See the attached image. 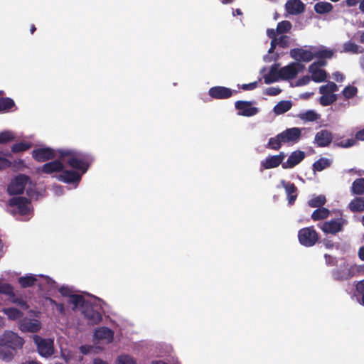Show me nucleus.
Returning <instances> with one entry per match:
<instances>
[{
	"instance_id": "obj_8",
	"label": "nucleus",
	"mask_w": 364,
	"mask_h": 364,
	"mask_svg": "<svg viewBox=\"0 0 364 364\" xmlns=\"http://www.w3.org/2000/svg\"><path fill=\"white\" fill-rule=\"evenodd\" d=\"M58 155V150L50 147L38 148L32 151L33 158L38 162H45L54 159Z\"/></svg>"
},
{
	"instance_id": "obj_58",
	"label": "nucleus",
	"mask_w": 364,
	"mask_h": 364,
	"mask_svg": "<svg viewBox=\"0 0 364 364\" xmlns=\"http://www.w3.org/2000/svg\"><path fill=\"white\" fill-rule=\"evenodd\" d=\"M257 87V82H253L248 84H243L241 86V88L244 90H252Z\"/></svg>"
},
{
	"instance_id": "obj_28",
	"label": "nucleus",
	"mask_w": 364,
	"mask_h": 364,
	"mask_svg": "<svg viewBox=\"0 0 364 364\" xmlns=\"http://www.w3.org/2000/svg\"><path fill=\"white\" fill-rule=\"evenodd\" d=\"M95 336L99 340H107L108 342H112L114 337V332L107 327H101L95 331Z\"/></svg>"
},
{
	"instance_id": "obj_47",
	"label": "nucleus",
	"mask_w": 364,
	"mask_h": 364,
	"mask_svg": "<svg viewBox=\"0 0 364 364\" xmlns=\"http://www.w3.org/2000/svg\"><path fill=\"white\" fill-rule=\"evenodd\" d=\"M345 99L349 100L354 97L358 93V88L355 86H346L342 92Z\"/></svg>"
},
{
	"instance_id": "obj_12",
	"label": "nucleus",
	"mask_w": 364,
	"mask_h": 364,
	"mask_svg": "<svg viewBox=\"0 0 364 364\" xmlns=\"http://www.w3.org/2000/svg\"><path fill=\"white\" fill-rule=\"evenodd\" d=\"M235 107L238 110V114L245 117H252L258 112V109L252 107V102L249 101H237L235 103Z\"/></svg>"
},
{
	"instance_id": "obj_32",
	"label": "nucleus",
	"mask_w": 364,
	"mask_h": 364,
	"mask_svg": "<svg viewBox=\"0 0 364 364\" xmlns=\"http://www.w3.org/2000/svg\"><path fill=\"white\" fill-rule=\"evenodd\" d=\"M18 282L22 288L31 287L35 285L37 278L33 274H28L19 277Z\"/></svg>"
},
{
	"instance_id": "obj_46",
	"label": "nucleus",
	"mask_w": 364,
	"mask_h": 364,
	"mask_svg": "<svg viewBox=\"0 0 364 364\" xmlns=\"http://www.w3.org/2000/svg\"><path fill=\"white\" fill-rule=\"evenodd\" d=\"M291 23L289 21H282L278 23L277 26V33L279 34L286 33L291 28Z\"/></svg>"
},
{
	"instance_id": "obj_19",
	"label": "nucleus",
	"mask_w": 364,
	"mask_h": 364,
	"mask_svg": "<svg viewBox=\"0 0 364 364\" xmlns=\"http://www.w3.org/2000/svg\"><path fill=\"white\" fill-rule=\"evenodd\" d=\"M41 328V322L37 319L24 318L19 324V328L23 332L36 333Z\"/></svg>"
},
{
	"instance_id": "obj_59",
	"label": "nucleus",
	"mask_w": 364,
	"mask_h": 364,
	"mask_svg": "<svg viewBox=\"0 0 364 364\" xmlns=\"http://www.w3.org/2000/svg\"><path fill=\"white\" fill-rule=\"evenodd\" d=\"M311 79V77H310L308 75L304 76L301 78H299L298 80L297 84H298V85H307L310 82Z\"/></svg>"
},
{
	"instance_id": "obj_24",
	"label": "nucleus",
	"mask_w": 364,
	"mask_h": 364,
	"mask_svg": "<svg viewBox=\"0 0 364 364\" xmlns=\"http://www.w3.org/2000/svg\"><path fill=\"white\" fill-rule=\"evenodd\" d=\"M290 55L294 59L301 60L304 62H310L314 58V55L311 51L301 48L291 49Z\"/></svg>"
},
{
	"instance_id": "obj_5",
	"label": "nucleus",
	"mask_w": 364,
	"mask_h": 364,
	"mask_svg": "<svg viewBox=\"0 0 364 364\" xmlns=\"http://www.w3.org/2000/svg\"><path fill=\"white\" fill-rule=\"evenodd\" d=\"M298 239L301 245L309 247L316 245L319 236L314 226H309L299 230Z\"/></svg>"
},
{
	"instance_id": "obj_45",
	"label": "nucleus",
	"mask_w": 364,
	"mask_h": 364,
	"mask_svg": "<svg viewBox=\"0 0 364 364\" xmlns=\"http://www.w3.org/2000/svg\"><path fill=\"white\" fill-rule=\"evenodd\" d=\"M355 291L357 295L360 297V299H358V302L360 304L364 306V279L356 283Z\"/></svg>"
},
{
	"instance_id": "obj_2",
	"label": "nucleus",
	"mask_w": 364,
	"mask_h": 364,
	"mask_svg": "<svg viewBox=\"0 0 364 364\" xmlns=\"http://www.w3.org/2000/svg\"><path fill=\"white\" fill-rule=\"evenodd\" d=\"M33 341L36 346L38 353L43 358H50L55 353L54 341L45 338L38 335L33 336Z\"/></svg>"
},
{
	"instance_id": "obj_27",
	"label": "nucleus",
	"mask_w": 364,
	"mask_h": 364,
	"mask_svg": "<svg viewBox=\"0 0 364 364\" xmlns=\"http://www.w3.org/2000/svg\"><path fill=\"white\" fill-rule=\"evenodd\" d=\"M348 208L352 213L364 212V196H356L348 205Z\"/></svg>"
},
{
	"instance_id": "obj_35",
	"label": "nucleus",
	"mask_w": 364,
	"mask_h": 364,
	"mask_svg": "<svg viewBox=\"0 0 364 364\" xmlns=\"http://www.w3.org/2000/svg\"><path fill=\"white\" fill-rule=\"evenodd\" d=\"M334 50L322 48L319 49L318 50L316 51L313 55L314 57L318 58V59H331L334 55Z\"/></svg>"
},
{
	"instance_id": "obj_21",
	"label": "nucleus",
	"mask_w": 364,
	"mask_h": 364,
	"mask_svg": "<svg viewBox=\"0 0 364 364\" xmlns=\"http://www.w3.org/2000/svg\"><path fill=\"white\" fill-rule=\"evenodd\" d=\"M281 185L284 188L287 196L288 203L293 205L297 198V188L294 183L287 182L284 180L281 181Z\"/></svg>"
},
{
	"instance_id": "obj_16",
	"label": "nucleus",
	"mask_w": 364,
	"mask_h": 364,
	"mask_svg": "<svg viewBox=\"0 0 364 364\" xmlns=\"http://www.w3.org/2000/svg\"><path fill=\"white\" fill-rule=\"evenodd\" d=\"M342 219H334L326 221L321 226V230L326 234L335 235L343 230V223Z\"/></svg>"
},
{
	"instance_id": "obj_40",
	"label": "nucleus",
	"mask_w": 364,
	"mask_h": 364,
	"mask_svg": "<svg viewBox=\"0 0 364 364\" xmlns=\"http://www.w3.org/2000/svg\"><path fill=\"white\" fill-rule=\"evenodd\" d=\"M299 117L304 121L314 122L319 118V114L314 110H308L299 114Z\"/></svg>"
},
{
	"instance_id": "obj_33",
	"label": "nucleus",
	"mask_w": 364,
	"mask_h": 364,
	"mask_svg": "<svg viewBox=\"0 0 364 364\" xmlns=\"http://www.w3.org/2000/svg\"><path fill=\"white\" fill-rule=\"evenodd\" d=\"M16 350L7 346H0V359L9 362L14 358Z\"/></svg>"
},
{
	"instance_id": "obj_64",
	"label": "nucleus",
	"mask_w": 364,
	"mask_h": 364,
	"mask_svg": "<svg viewBox=\"0 0 364 364\" xmlns=\"http://www.w3.org/2000/svg\"><path fill=\"white\" fill-rule=\"evenodd\" d=\"M354 267V274L355 272L358 273H364V264L361 265H352Z\"/></svg>"
},
{
	"instance_id": "obj_57",
	"label": "nucleus",
	"mask_w": 364,
	"mask_h": 364,
	"mask_svg": "<svg viewBox=\"0 0 364 364\" xmlns=\"http://www.w3.org/2000/svg\"><path fill=\"white\" fill-rule=\"evenodd\" d=\"M11 164V161L6 157L0 156V170L10 167Z\"/></svg>"
},
{
	"instance_id": "obj_18",
	"label": "nucleus",
	"mask_w": 364,
	"mask_h": 364,
	"mask_svg": "<svg viewBox=\"0 0 364 364\" xmlns=\"http://www.w3.org/2000/svg\"><path fill=\"white\" fill-rule=\"evenodd\" d=\"M64 168V164L63 161L54 160L48 163L44 164L39 169L38 172L43 173L51 174L53 173H60Z\"/></svg>"
},
{
	"instance_id": "obj_54",
	"label": "nucleus",
	"mask_w": 364,
	"mask_h": 364,
	"mask_svg": "<svg viewBox=\"0 0 364 364\" xmlns=\"http://www.w3.org/2000/svg\"><path fill=\"white\" fill-rule=\"evenodd\" d=\"M325 262L327 266H336L338 263L337 258L328 254L324 255Z\"/></svg>"
},
{
	"instance_id": "obj_42",
	"label": "nucleus",
	"mask_w": 364,
	"mask_h": 364,
	"mask_svg": "<svg viewBox=\"0 0 364 364\" xmlns=\"http://www.w3.org/2000/svg\"><path fill=\"white\" fill-rule=\"evenodd\" d=\"M338 90L337 85L333 82H328L326 85H322L319 88L320 93L333 95Z\"/></svg>"
},
{
	"instance_id": "obj_22",
	"label": "nucleus",
	"mask_w": 364,
	"mask_h": 364,
	"mask_svg": "<svg viewBox=\"0 0 364 364\" xmlns=\"http://www.w3.org/2000/svg\"><path fill=\"white\" fill-rule=\"evenodd\" d=\"M285 9L290 14L296 15L304 11L305 5L301 0H288Z\"/></svg>"
},
{
	"instance_id": "obj_39",
	"label": "nucleus",
	"mask_w": 364,
	"mask_h": 364,
	"mask_svg": "<svg viewBox=\"0 0 364 364\" xmlns=\"http://www.w3.org/2000/svg\"><path fill=\"white\" fill-rule=\"evenodd\" d=\"M331 161L328 159L321 158L313 164V170L314 171H322L329 167Z\"/></svg>"
},
{
	"instance_id": "obj_55",
	"label": "nucleus",
	"mask_w": 364,
	"mask_h": 364,
	"mask_svg": "<svg viewBox=\"0 0 364 364\" xmlns=\"http://www.w3.org/2000/svg\"><path fill=\"white\" fill-rule=\"evenodd\" d=\"M264 92L269 96H276L282 92V90L279 87H270L267 88Z\"/></svg>"
},
{
	"instance_id": "obj_49",
	"label": "nucleus",
	"mask_w": 364,
	"mask_h": 364,
	"mask_svg": "<svg viewBox=\"0 0 364 364\" xmlns=\"http://www.w3.org/2000/svg\"><path fill=\"white\" fill-rule=\"evenodd\" d=\"M343 51L346 53H360L358 46L351 41H348V42L344 43Z\"/></svg>"
},
{
	"instance_id": "obj_26",
	"label": "nucleus",
	"mask_w": 364,
	"mask_h": 364,
	"mask_svg": "<svg viewBox=\"0 0 364 364\" xmlns=\"http://www.w3.org/2000/svg\"><path fill=\"white\" fill-rule=\"evenodd\" d=\"M279 64L275 63L273 64L267 75L264 76V81L265 84L269 85L272 82H277L281 79L279 77Z\"/></svg>"
},
{
	"instance_id": "obj_51",
	"label": "nucleus",
	"mask_w": 364,
	"mask_h": 364,
	"mask_svg": "<svg viewBox=\"0 0 364 364\" xmlns=\"http://www.w3.org/2000/svg\"><path fill=\"white\" fill-rule=\"evenodd\" d=\"M355 144V139H348L346 140H341L340 141H335L334 145L336 146L342 147V148H348L354 146Z\"/></svg>"
},
{
	"instance_id": "obj_7",
	"label": "nucleus",
	"mask_w": 364,
	"mask_h": 364,
	"mask_svg": "<svg viewBox=\"0 0 364 364\" xmlns=\"http://www.w3.org/2000/svg\"><path fill=\"white\" fill-rule=\"evenodd\" d=\"M304 65L299 63H291L279 70V77L281 80H292L294 79L298 73L302 71Z\"/></svg>"
},
{
	"instance_id": "obj_48",
	"label": "nucleus",
	"mask_w": 364,
	"mask_h": 364,
	"mask_svg": "<svg viewBox=\"0 0 364 364\" xmlns=\"http://www.w3.org/2000/svg\"><path fill=\"white\" fill-rule=\"evenodd\" d=\"M4 312L8 316V318L11 320L20 318L23 315V313L16 308L6 309Z\"/></svg>"
},
{
	"instance_id": "obj_25",
	"label": "nucleus",
	"mask_w": 364,
	"mask_h": 364,
	"mask_svg": "<svg viewBox=\"0 0 364 364\" xmlns=\"http://www.w3.org/2000/svg\"><path fill=\"white\" fill-rule=\"evenodd\" d=\"M309 71L311 73V80L316 82H321L327 77L326 72L323 69L316 68V63H312L309 67Z\"/></svg>"
},
{
	"instance_id": "obj_3",
	"label": "nucleus",
	"mask_w": 364,
	"mask_h": 364,
	"mask_svg": "<svg viewBox=\"0 0 364 364\" xmlns=\"http://www.w3.org/2000/svg\"><path fill=\"white\" fill-rule=\"evenodd\" d=\"M23 344V338L11 331H5L0 336V346H7L16 350L22 348Z\"/></svg>"
},
{
	"instance_id": "obj_31",
	"label": "nucleus",
	"mask_w": 364,
	"mask_h": 364,
	"mask_svg": "<svg viewBox=\"0 0 364 364\" xmlns=\"http://www.w3.org/2000/svg\"><path fill=\"white\" fill-rule=\"evenodd\" d=\"M333 9V5L326 1H319L314 5V11L318 14L330 13Z\"/></svg>"
},
{
	"instance_id": "obj_9",
	"label": "nucleus",
	"mask_w": 364,
	"mask_h": 364,
	"mask_svg": "<svg viewBox=\"0 0 364 364\" xmlns=\"http://www.w3.org/2000/svg\"><path fill=\"white\" fill-rule=\"evenodd\" d=\"M8 203L11 207H16L19 214L21 215H26L30 211L29 205L31 203V200L26 197H13L9 199Z\"/></svg>"
},
{
	"instance_id": "obj_14",
	"label": "nucleus",
	"mask_w": 364,
	"mask_h": 364,
	"mask_svg": "<svg viewBox=\"0 0 364 364\" xmlns=\"http://www.w3.org/2000/svg\"><path fill=\"white\" fill-rule=\"evenodd\" d=\"M286 157L284 152L282 151L277 155L269 156L261 162V166L264 169H270L282 165L283 161Z\"/></svg>"
},
{
	"instance_id": "obj_30",
	"label": "nucleus",
	"mask_w": 364,
	"mask_h": 364,
	"mask_svg": "<svg viewBox=\"0 0 364 364\" xmlns=\"http://www.w3.org/2000/svg\"><path fill=\"white\" fill-rule=\"evenodd\" d=\"M292 107V103L289 100H282L279 102L274 107L273 111L276 114H282L288 112Z\"/></svg>"
},
{
	"instance_id": "obj_10",
	"label": "nucleus",
	"mask_w": 364,
	"mask_h": 364,
	"mask_svg": "<svg viewBox=\"0 0 364 364\" xmlns=\"http://www.w3.org/2000/svg\"><path fill=\"white\" fill-rule=\"evenodd\" d=\"M83 174L75 170H65L61 171L60 173L58 176L57 178L62 182L68 184L78 183Z\"/></svg>"
},
{
	"instance_id": "obj_11",
	"label": "nucleus",
	"mask_w": 364,
	"mask_h": 364,
	"mask_svg": "<svg viewBox=\"0 0 364 364\" xmlns=\"http://www.w3.org/2000/svg\"><path fill=\"white\" fill-rule=\"evenodd\" d=\"M234 93H237V90H232L230 88L223 86H215L209 89L208 94L213 98L217 100L228 99L232 96Z\"/></svg>"
},
{
	"instance_id": "obj_4",
	"label": "nucleus",
	"mask_w": 364,
	"mask_h": 364,
	"mask_svg": "<svg viewBox=\"0 0 364 364\" xmlns=\"http://www.w3.org/2000/svg\"><path fill=\"white\" fill-rule=\"evenodd\" d=\"M84 305L82 313L88 321V323L91 325L98 324L102 319L101 306L96 304H92L90 301H87Z\"/></svg>"
},
{
	"instance_id": "obj_61",
	"label": "nucleus",
	"mask_w": 364,
	"mask_h": 364,
	"mask_svg": "<svg viewBox=\"0 0 364 364\" xmlns=\"http://www.w3.org/2000/svg\"><path fill=\"white\" fill-rule=\"evenodd\" d=\"M91 349H92V346H88V345H82L80 347V351L83 355H87V353H89L90 352Z\"/></svg>"
},
{
	"instance_id": "obj_1",
	"label": "nucleus",
	"mask_w": 364,
	"mask_h": 364,
	"mask_svg": "<svg viewBox=\"0 0 364 364\" xmlns=\"http://www.w3.org/2000/svg\"><path fill=\"white\" fill-rule=\"evenodd\" d=\"M58 156L68 166L84 174L88 170L93 161L92 156L87 153L75 149H58Z\"/></svg>"
},
{
	"instance_id": "obj_62",
	"label": "nucleus",
	"mask_w": 364,
	"mask_h": 364,
	"mask_svg": "<svg viewBox=\"0 0 364 364\" xmlns=\"http://www.w3.org/2000/svg\"><path fill=\"white\" fill-rule=\"evenodd\" d=\"M354 139H355V141H364V129L359 130L355 133Z\"/></svg>"
},
{
	"instance_id": "obj_20",
	"label": "nucleus",
	"mask_w": 364,
	"mask_h": 364,
	"mask_svg": "<svg viewBox=\"0 0 364 364\" xmlns=\"http://www.w3.org/2000/svg\"><path fill=\"white\" fill-rule=\"evenodd\" d=\"M332 277L335 281L343 282L354 277V267H349L347 269H336L332 271Z\"/></svg>"
},
{
	"instance_id": "obj_60",
	"label": "nucleus",
	"mask_w": 364,
	"mask_h": 364,
	"mask_svg": "<svg viewBox=\"0 0 364 364\" xmlns=\"http://www.w3.org/2000/svg\"><path fill=\"white\" fill-rule=\"evenodd\" d=\"M333 77L337 82H342L344 80L345 76L341 72L336 71L334 73H333Z\"/></svg>"
},
{
	"instance_id": "obj_43",
	"label": "nucleus",
	"mask_w": 364,
	"mask_h": 364,
	"mask_svg": "<svg viewBox=\"0 0 364 364\" xmlns=\"http://www.w3.org/2000/svg\"><path fill=\"white\" fill-rule=\"evenodd\" d=\"M88 301H86L83 296L80 294H72L70 296V303L75 306H80L82 309L84 304H86Z\"/></svg>"
},
{
	"instance_id": "obj_50",
	"label": "nucleus",
	"mask_w": 364,
	"mask_h": 364,
	"mask_svg": "<svg viewBox=\"0 0 364 364\" xmlns=\"http://www.w3.org/2000/svg\"><path fill=\"white\" fill-rule=\"evenodd\" d=\"M14 134L9 131H5L0 133V144H6L14 140Z\"/></svg>"
},
{
	"instance_id": "obj_17",
	"label": "nucleus",
	"mask_w": 364,
	"mask_h": 364,
	"mask_svg": "<svg viewBox=\"0 0 364 364\" xmlns=\"http://www.w3.org/2000/svg\"><path fill=\"white\" fill-rule=\"evenodd\" d=\"M304 158L305 153L303 151H294L289 155L287 161L282 163V168L284 169L292 168L302 161Z\"/></svg>"
},
{
	"instance_id": "obj_52",
	"label": "nucleus",
	"mask_w": 364,
	"mask_h": 364,
	"mask_svg": "<svg viewBox=\"0 0 364 364\" xmlns=\"http://www.w3.org/2000/svg\"><path fill=\"white\" fill-rule=\"evenodd\" d=\"M117 361L118 364H136L135 360L133 359V358L128 355H123L119 356Z\"/></svg>"
},
{
	"instance_id": "obj_63",
	"label": "nucleus",
	"mask_w": 364,
	"mask_h": 364,
	"mask_svg": "<svg viewBox=\"0 0 364 364\" xmlns=\"http://www.w3.org/2000/svg\"><path fill=\"white\" fill-rule=\"evenodd\" d=\"M277 30L275 31L273 28H269L267 31V34L269 36V38L272 39H277Z\"/></svg>"
},
{
	"instance_id": "obj_53",
	"label": "nucleus",
	"mask_w": 364,
	"mask_h": 364,
	"mask_svg": "<svg viewBox=\"0 0 364 364\" xmlns=\"http://www.w3.org/2000/svg\"><path fill=\"white\" fill-rule=\"evenodd\" d=\"M277 45L283 48H288L290 45L289 37L287 36H281L277 38Z\"/></svg>"
},
{
	"instance_id": "obj_44",
	"label": "nucleus",
	"mask_w": 364,
	"mask_h": 364,
	"mask_svg": "<svg viewBox=\"0 0 364 364\" xmlns=\"http://www.w3.org/2000/svg\"><path fill=\"white\" fill-rule=\"evenodd\" d=\"M31 147V144L29 142H19L14 144L11 146V151L13 153H20L29 149Z\"/></svg>"
},
{
	"instance_id": "obj_13",
	"label": "nucleus",
	"mask_w": 364,
	"mask_h": 364,
	"mask_svg": "<svg viewBox=\"0 0 364 364\" xmlns=\"http://www.w3.org/2000/svg\"><path fill=\"white\" fill-rule=\"evenodd\" d=\"M301 132L298 127L289 128L279 133L284 144L296 143L300 139Z\"/></svg>"
},
{
	"instance_id": "obj_29",
	"label": "nucleus",
	"mask_w": 364,
	"mask_h": 364,
	"mask_svg": "<svg viewBox=\"0 0 364 364\" xmlns=\"http://www.w3.org/2000/svg\"><path fill=\"white\" fill-rule=\"evenodd\" d=\"M352 195L363 196L364 195V178H356L352 183L350 187Z\"/></svg>"
},
{
	"instance_id": "obj_37",
	"label": "nucleus",
	"mask_w": 364,
	"mask_h": 364,
	"mask_svg": "<svg viewBox=\"0 0 364 364\" xmlns=\"http://www.w3.org/2000/svg\"><path fill=\"white\" fill-rule=\"evenodd\" d=\"M15 107V110L16 109V107L14 101L10 97H1L0 98V112H6L11 108Z\"/></svg>"
},
{
	"instance_id": "obj_23",
	"label": "nucleus",
	"mask_w": 364,
	"mask_h": 364,
	"mask_svg": "<svg viewBox=\"0 0 364 364\" xmlns=\"http://www.w3.org/2000/svg\"><path fill=\"white\" fill-rule=\"evenodd\" d=\"M0 294L8 296L13 303L18 304L19 305L25 304V302L21 299L16 297L14 287L10 284H0Z\"/></svg>"
},
{
	"instance_id": "obj_38",
	"label": "nucleus",
	"mask_w": 364,
	"mask_h": 364,
	"mask_svg": "<svg viewBox=\"0 0 364 364\" xmlns=\"http://www.w3.org/2000/svg\"><path fill=\"white\" fill-rule=\"evenodd\" d=\"M326 203V198L323 195H319L313 197L308 201V205L311 208H321Z\"/></svg>"
},
{
	"instance_id": "obj_36",
	"label": "nucleus",
	"mask_w": 364,
	"mask_h": 364,
	"mask_svg": "<svg viewBox=\"0 0 364 364\" xmlns=\"http://www.w3.org/2000/svg\"><path fill=\"white\" fill-rule=\"evenodd\" d=\"M280 137L279 134H278L274 137L269 138L268 143L266 145V148L273 150H279L282 147V144H284Z\"/></svg>"
},
{
	"instance_id": "obj_41",
	"label": "nucleus",
	"mask_w": 364,
	"mask_h": 364,
	"mask_svg": "<svg viewBox=\"0 0 364 364\" xmlns=\"http://www.w3.org/2000/svg\"><path fill=\"white\" fill-rule=\"evenodd\" d=\"M322 95L319 99V102L322 106H328L333 104L334 102L337 100V95H328L325 93H321Z\"/></svg>"
},
{
	"instance_id": "obj_15",
	"label": "nucleus",
	"mask_w": 364,
	"mask_h": 364,
	"mask_svg": "<svg viewBox=\"0 0 364 364\" xmlns=\"http://www.w3.org/2000/svg\"><path fill=\"white\" fill-rule=\"evenodd\" d=\"M333 140L332 133L326 129L318 132L314 138V143L318 147H326L330 145Z\"/></svg>"
},
{
	"instance_id": "obj_56",
	"label": "nucleus",
	"mask_w": 364,
	"mask_h": 364,
	"mask_svg": "<svg viewBox=\"0 0 364 364\" xmlns=\"http://www.w3.org/2000/svg\"><path fill=\"white\" fill-rule=\"evenodd\" d=\"M50 302L51 304L54 305L56 308V310L61 314L65 313V307L64 304L62 303H58L55 300L50 299Z\"/></svg>"
},
{
	"instance_id": "obj_6",
	"label": "nucleus",
	"mask_w": 364,
	"mask_h": 364,
	"mask_svg": "<svg viewBox=\"0 0 364 364\" xmlns=\"http://www.w3.org/2000/svg\"><path fill=\"white\" fill-rule=\"evenodd\" d=\"M28 180L29 177L26 175H18L9 184L7 188L8 193L11 196L22 194Z\"/></svg>"
},
{
	"instance_id": "obj_34",
	"label": "nucleus",
	"mask_w": 364,
	"mask_h": 364,
	"mask_svg": "<svg viewBox=\"0 0 364 364\" xmlns=\"http://www.w3.org/2000/svg\"><path fill=\"white\" fill-rule=\"evenodd\" d=\"M330 211L328 209L321 207L318 208L311 214V219L314 221L326 219L328 217Z\"/></svg>"
}]
</instances>
